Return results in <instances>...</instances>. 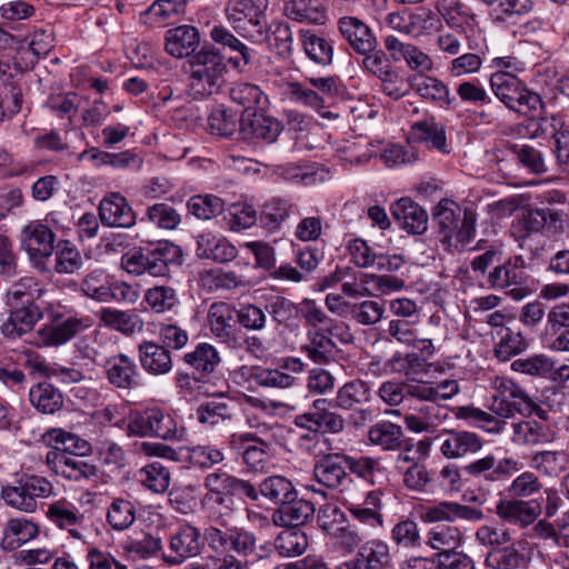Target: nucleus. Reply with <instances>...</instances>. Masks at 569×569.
<instances>
[{
	"label": "nucleus",
	"mask_w": 569,
	"mask_h": 569,
	"mask_svg": "<svg viewBox=\"0 0 569 569\" xmlns=\"http://www.w3.org/2000/svg\"><path fill=\"white\" fill-rule=\"evenodd\" d=\"M209 525L204 528L203 543L213 552L232 550L240 557H250L257 551V537L253 532L237 526H229L233 510L206 511Z\"/></svg>",
	"instance_id": "obj_1"
},
{
	"label": "nucleus",
	"mask_w": 569,
	"mask_h": 569,
	"mask_svg": "<svg viewBox=\"0 0 569 569\" xmlns=\"http://www.w3.org/2000/svg\"><path fill=\"white\" fill-rule=\"evenodd\" d=\"M187 64L189 90L194 99H204L221 91L228 67L218 50L203 47L188 59Z\"/></svg>",
	"instance_id": "obj_2"
},
{
	"label": "nucleus",
	"mask_w": 569,
	"mask_h": 569,
	"mask_svg": "<svg viewBox=\"0 0 569 569\" xmlns=\"http://www.w3.org/2000/svg\"><path fill=\"white\" fill-rule=\"evenodd\" d=\"M182 252L179 246L168 240L159 241L156 244L129 251L121 258L122 268L130 274L152 277L169 276V266L180 263Z\"/></svg>",
	"instance_id": "obj_3"
},
{
	"label": "nucleus",
	"mask_w": 569,
	"mask_h": 569,
	"mask_svg": "<svg viewBox=\"0 0 569 569\" xmlns=\"http://www.w3.org/2000/svg\"><path fill=\"white\" fill-rule=\"evenodd\" d=\"M48 321L36 331V346L39 348L61 347L82 332L91 325L88 317L79 316L72 310H61L53 306L46 308Z\"/></svg>",
	"instance_id": "obj_4"
},
{
	"label": "nucleus",
	"mask_w": 569,
	"mask_h": 569,
	"mask_svg": "<svg viewBox=\"0 0 569 569\" xmlns=\"http://www.w3.org/2000/svg\"><path fill=\"white\" fill-rule=\"evenodd\" d=\"M489 82L493 94L513 112L533 116L543 109L541 96L529 89L517 76L492 73Z\"/></svg>",
	"instance_id": "obj_5"
},
{
	"label": "nucleus",
	"mask_w": 569,
	"mask_h": 569,
	"mask_svg": "<svg viewBox=\"0 0 569 569\" xmlns=\"http://www.w3.org/2000/svg\"><path fill=\"white\" fill-rule=\"evenodd\" d=\"M52 493L53 486L48 479L29 473H22L1 489V498L7 506L27 513L37 510L38 499L48 498Z\"/></svg>",
	"instance_id": "obj_6"
},
{
	"label": "nucleus",
	"mask_w": 569,
	"mask_h": 569,
	"mask_svg": "<svg viewBox=\"0 0 569 569\" xmlns=\"http://www.w3.org/2000/svg\"><path fill=\"white\" fill-rule=\"evenodd\" d=\"M127 431L130 436L157 437L164 440H181L184 436V428L178 427L173 417L158 407L131 416Z\"/></svg>",
	"instance_id": "obj_7"
},
{
	"label": "nucleus",
	"mask_w": 569,
	"mask_h": 569,
	"mask_svg": "<svg viewBox=\"0 0 569 569\" xmlns=\"http://www.w3.org/2000/svg\"><path fill=\"white\" fill-rule=\"evenodd\" d=\"M526 268L522 256H512L489 270L485 286L491 290H506L512 299L521 300L528 295L525 288L529 280Z\"/></svg>",
	"instance_id": "obj_8"
},
{
	"label": "nucleus",
	"mask_w": 569,
	"mask_h": 569,
	"mask_svg": "<svg viewBox=\"0 0 569 569\" xmlns=\"http://www.w3.org/2000/svg\"><path fill=\"white\" fill-rule=\"evenodd\" d=\"M490 410L498 417L511 419L530 408V395L512 379L496 377L492 382Z\"/></svg>",
	"instance_id": "obj_9"
},
{
	"label": "nucleus",
	"mask_w": 569,
	"mask_h": 569,
	"mask_svg": "<svg viewBox=\"0 0 569 569\" xmlns=\"http://www.w3.org/2000/svg\"><path fill=\"white\" fill-rule=\"evenodd\" d=\"M370 400L371 389L369 383L361 379H353L345 382L337 390L333 407L343 411H353L350 415V423L360 428L372 419L371 410L362 408Z\"/></svg>",
	"instance_id": "obj_10"
},
{
	"label": "nucleus",
	"mask_w": 569,
	"mask_h": 569,
	"mask_svg": "<svg viewBox=\"0 0 569 569\" xmlns=\"http://www.w3.org/2000/svg\"><path fill=\"white\" fill-rule=\"evenodd\" d=\"M48 468L69 481L89 482L99 477V468L92 461L66 450H49L46 455Z\"/></svg>",
	"instance_id": "obj_11"
},
{
	"label": "nucleus",
	"mask_w": 569,
	"mask_h": 569,
	"mask_svg": "<svg viewBox=\"0 0 569 569\" xmlns=\"http://www.w3.org/2000/svg\"><path fill=\"white\" fill-rule=\"evenodd\" d=\"M237 309L227 302H213L207 313L211 335L231 349L242 346V331L238 327Z\"/></svg>",
	"instance_id": "obj_12"
},
{
	"label": "nucleus",
	"mask_w": 569,
	"mask_h": 569,
	"mask_svg": "<svg viewBox=\"0 0 569 569\" xmlns=\"http://www.w3.org/2000/svg\"><path fill=\"white\" fill-rule=\"evenodd\" d=\"M331 401L327 398H318L312 401L308 411L295 417L298 428L318 433H340L346 428L345 418L330 409Z\"/></svg>",
	"instance_id": "obj_13"
},
{
	"label": "nucleus",
	"mask_w": 569,
	"mask_h": 569,
	"mask_svg": "<svg viewBox=\"0 0 569 569\" xmlns=\"http://www.w3.org/2000/svg\"><path fill=\"white\" fill-rule=\"evenodd\" d=\"M269 0H228L226 17L241 37L252 33L266 21Z\"/></svg>",
	"instance_id": "obj_14"
},
{
	"label": "nucleus",
	"mask_w": 569,
	"mask_h": 569,
	"mask_svg": "<svg viewBox=\"0 0 569 569\" xmlns=\"http://www.w3.org/2000/svg\"><path fill=\"white\" fill-rule=\"evenodd\" d=\"M20 241L33 264L43 271L46 269L44 261L54 251L56 234L53 231L40 220L30 221L21 230Z\"/></svg>",
	"instance_id": "obj_15"
},
{
	"label": "nucleus",
	"mask_w": 569,
	"mask_h": 569,
	"mask_svg": "<svg viewBox=\"0 0 569 569\" xmlns=\"http://www.w3.org/2000/svg\"><path fill=\"white\" fill-rule=\"evenodd\" d=\"M229 448L240 455L242 463L253 472L267 471L270 463V445L254 432H234L228 438Z\"/></svg>",
	"instance_id": "obj_16"
},
{
	"label": "nucleus",
	"mask_w": 569,
	"mask_h": 569,
	"mask_svg": "<svg viewBox=\"0 0 569 569\" xmlns=\"http://www.w3.org/2000/svg\"><path fill=\"white\" fill-rule=\"evenodd\" d=\"M520 470V462L512 457L498 459L493 453H488L463 467V471L479 483H493L509 478Z\"/></svg>",
	"instance_id": "obj_17"
},
{
	"label": "nucleus",
	"mask_w": 569,
	"mask_h": 569,
	"mask_svg": "<svg viewBox=\"0 0 569 569\" xmlns=\"http://www.w3.org/2000/svg\"><path fill=\"white\" fill-rule=\"evenodd\" d=\"M234 480V476L222 470L208 473L203 479L206 489L201 500L203 510H233Z\"/></svg>",
	"instance_id": "obj_18"
},
{
	"label": "nucleus",
	"mask_w": 569,
	"mask_h": 569,
	"mask_svg": "<svg viewBox=\"0 0 569 569\" xmlns=\"http://www.w3.org/2000/svg\"><path fill=\"white\" fill-rule=\"evenodd\" d=\"M347 470L348 455L327 453L315 462L312 473L319 485L331 490H342L352 482Z\"/></svg>",
	"instance_id": "obj_19"
},
{
	"label": "nucleus",
	"mask_w": 569,
	"mask_h": 569,
	"mask_svg": "<svg viewBox=\"0 0 569 569\" xmlns=\"http://www.w3.org/2000/svg\"><path fill=\"white\" fill-rule=\"evenodd\" d=\"M203 547L201 530L189 523L181 525L170 537V553L164 556V561L169 565H180L200 555Z\"/></svg>",
	"instance_id": "obj_20"
},
{
	"label": "nucleus",
	"mask_w": 569,
	"mask_h": 569,
	"mask_svg": "<svg viewBox=\"0 0 569 569\" xmlns=\"http://www.w3.org/2000/svg\"><path fill=\"white\" fill-rule=\"evenodd\" d=\"M337 30L357 54L370 52L379 46L371 27L358 17H340L337 20Z\"/></svg>",
	"instance_id": "obj_21"
},
{
	"label": "nucleus",
	"mask_w": 569,
	"mask_h": 569,
	"mask_svg": "<svg viewBox=\"0 0 569 569\" xmlns=\"http://www.w3.org/2000/svg\"><path fill=\"white\" fill-rule=\"evenodd\" d=\"M390 563L389 545L375 538L362 542L355 557L340 563L337 569H387Z\"/></svg>",
	"instance_id": "obj_22"
},
{
	"label": "nucleus",
	"mask_w": 569,
	"mask_h": 569,
	"mask_svg": "<svg viewBox=\"0 0 569 569\" xmlns=\"http://www.w3.org/2000/svg\"><path fill=\"white\" fill-rule=\"evenodd\" d=\"M103 368L107 381L117 389L132 390L141 386L138 365L126 353L110 356Z\"/></svg>",
	"instance_id": "obj_23"
},
{
	"label": "nucleus",
	"mask_w": 569,
	"mask_h": 569,
	"mask_svg": "<svg viewBox=\"0 0 569 569\" xmlns=\"http://www.w3.org/2000/svg\"><path fill=\"white\" fill-rule=\"evenodd\" d=\"M247 39L252 43L267 42L269 48L281 58H288L292 53V31L283 21H273L269 26L264 21L261 27L247 34Z\"/></svg>",
	"instance_id": "obj_24"
},
{
	"label": "nucleus",
	"mask_w": 569,
	"mask_h": 569,
	"mask_svg": "<svg viewBox=\"0 0 569 569\" xmlns=\"http://www.w3.org/2000/svg\"><path fill=\"white\" fill-rule=\"evenodd\" d=\"M496 513L505 522L525 528L541 515V505L537 499L523 500L509 497L497 502Z\"/></svg>",
	"instance_id": "obj_25"
},
{
	"label": "nucleus",
	"mask_w": 569,
	"mask_h": 569,
	"mask_svg": "<svg viewBox=\"0 0 569 569\" xmlns=\"http://www.w3.org/2000/svg\"><path fill=\"white\" fill-rule=\"evenodd\" d=\"M510 440L519 447H538L551 443L557 436L550 422L525 419L511 423Z\"/></svg>",
	"instance_id": "obj_26"
},
{
	"label": "nucleus",
	"mask_w": 569,
	"mask_h": 569,
	"mask_svg": "<svg viewBox=\"0 0 569 569\" xmlns=\"http://www.w3.org/2000/svg\"><path fill=\"white\" fill-rule=\"evenodd\" d=\"M46 517L58 528L67 530L72 538L83 539L82 527L86 517L73 502L61 498L50 503Z\"/></svg>",
	"instance_id": "obj_27"
},
{
	"label": "nucleus",
	"mask_w": 569,
	"mask_h": 569,
	"mask_svg": "<svg viewBox=\"0 0 569 569\" xmlns=\"http://www.w3.org/2000/svg\"><path fill=\"white\" fill-rule=\"evenodd\" d=\"M101 222L111 228H131L136 224V213L128 200L120 193H110L100 201Z\"/></svg>",
	"instance_id": "obj_28"
},
{
	"label": "nucleus",
	"mask_w": 569,
	"mask_h": 569,
	"mask_svg": "<svg viewBox=\"0 0 569 569\" xmlns=\"http://www.w3.org/2000/svg\"><path fill=\"white\" fill-rule=\"evenodd\" d=\"M440 452L447 459H459L479 452L483 447V439L475 432L467 430L445 429Z\"/></svg>",
	"instance_id": "obj_29"
},
{
	"label": "nucleus",
	"mask_w": 569,
	"mask_h": 569,
	"mask_svg": "<svg viewBox=\"0 0 569 569\" xmlns=\"http://www.w3.org/2000/svg\"><path fill=\"white\" fill-rule=\"evenodd\" d=\"M368 440L385 451H411L413 448L412 440L406 437L402 427L388 420L372 425L368 430Z\"/></svg>",
	"instance_id": "obj_30"
},
{
	"label": "nucleus",
	"mask_w": 569,
	"mask_h": 569,
	"mask_svg": "<svg viewBox=\"0 0 569 569\" xmlns=\"http://www.w3.org/2000/svg\"><path fill=\"white\" fill-rule=\"evenodd\" d=\"M485 515L481 509L456 501H441L423 508L421 519L425 522L456 521L459 519L479 521Z\"/></svg>",
	"instance_id": "obj_31"
},
{
	"label": "nucleus",
	"mask_w": 569,
	"mask_h": 569,
	"mask_svg": "<svg viewBox=\"0 0 569 569\" xmlns=\"http://www.w3.org/2000/svg\"><path fill=\"white\" fill-rule=\"evenodd\" d=\"M385 48L395 62L405 60L407 66L417 72H429L433 68L431 58L412 43L402 42L395 36L385 38Z\"/></svg>",
	"instance_id": "obj_32"
},
{
	"label": "nucleus",
	"mask_w": 569,
	"mask_h": 569,
	"mask_svg": "<svg viewBox=\"0 0 569 569\" xmlns=\"http://www.w3.org/2000/svg\"><path fill=\"white\" fill-rule=\"evenodd\" d=\"M283 127L277 119L263 113H253L243 119L240 124V132L243 139L252 143H273Z\"/></svg>",
	"instance_id": "obj_33"
},
{
	"label": "nucleus",
	"mask_w": 569,
	"mask_h": 569,
	"mask_svg": "<svg viewBox=\"0 0 569 569\" xmlns=\"http://www.w3.org/2000/svg\"><path fill=\"white\" fill-rule=\"evenodd\" d=\"M200 43L199 30L189 24L178 26L167 30L164 36V49L174 58L191 57V53Z\"/></svg>",
	"instance_id": "obj_34"
},
{
	"label": "nucleus",
	"mask_w": 569,
	"mask_h": 569,
	"mask_svg": "<svg viewBox=\"0 0 569 569\" xmlns=\"http://www.w3.org/2000/svg\"><path fill=\"white\" fill-rule=\"evenodd\" d=\"M238 254L237 248L224 237L212 232H202L197 237V256L217 263L232 261Z\"/></svg>",
	"instance_id": "obj_35"
},
{
	"label": "nucleus",
	"mask_w": 569,
	"mask_h": 569,
	"mask_svg": "<svg viewBox=\"0 0 569 569\" xmlns=\"http://www.w3.org/2000/svg\"><path fill=\"white\" fill-rule=\"evenodd\" d=\"M391 212L401 228L412 234H422L427 230L426 210L409 198H401L391 207Z\"/></svg>",
	"instance_id": "obj_36"
},
{
	"label": "nucleus",
	"mask_w": 569,
	"mask_h": 569,
	"mask_svg": "<svg viewBox=\"0 0 569 569\" xmlns=\"http://www.w3.org/2000/svg\"><path fill=\"white\" fill-rule=\"evenodd\" d=\"M138 357L144 371L153 376L167 375L173 367L170 350L153 341H142L138 346Z\"/></svg>",
	"instance_id": "obj_37"
},
{
	"label": "nucleus",
	"mask_w": 569,
	"mask_h": 569,
	"mask_svg": "<svg viewBox=\"0 0 569 569\" xmlns=\"http://www.w3.org/2000/svg\"><path fill=\"white\" fill-rule=\"evenodd\" d=\"M299 39L307 58L320 67H328L333 61V41L313 30L302 29Z\"/></svg>",
	"instance_id": "obj_38"
},
{
	"label": "nucleus",
	"mask_w": 569,
	"mask_h": 569,
	"mask_svg": "<svg viewBox=\"0 0 569 569\" xmlns=\"http://www.w3.org/2000/svg\"><path fill=\"white\" fill-rule=\"evenodd\" d=\"M559 221V214L551 209L528 210L521 219L511 224V233L518 241L527 240L551 223Z\"/></svg>",
	"instance_id": "obj_39"
},
{
	"label": "nucleus",
	"mask_w": 569,
	"mask_h": 569,
	"mask_svg": "<svg viewBox=\"0 0 569 569\" xmlns=\"http://www.w3.org/2000/svg\"><path fill=\"white\" fill-rule=\"evenodd\" d=\"M39 535V527L26 518L9 519L2 530L0 546L6 551H13L33 540Z\"/></svg>",
	"instance_id": "obj_40"
},
{
	"label": "nucleus",
	"mask_w": 569,
	"mask_h": 569,
	"mask_svg": "<svg viewBox=\"0 0 569 569\" xmlns=\"http://www.w3.org/2000/svg\"><path fill=\"white\" fill-rule=\"evenodd\" d=\"M348 470L371 487L389 483L388 469L378 458L369 456L356 458L348 455Z\"/></svg>",
	"instance_id": "obj_41"
},
{
	"label": "nucleus",
	"mask_w": 569,
	"mask_h": 569,
	"mask_svg": "<svg viewBox=\"0 0 569 569\" xmlns=\"http://www.w3.org/2000/svg\"><path fill=\"white\" fill-rule=\"evenodd\" d=\"M210 38L216 44L221 46L223 49L239 53V57L229 59V62L234 69L243 70L251 63L254 51L238 39L228 28L214 26L210 30Z\"/></svg>",
	"instance_id": "obj_42"
},
{
	"label": "nucleus",
	"mask_w": 569,
	"mask_h": 569,
	"mask_svg": "<svg viewBox=\"0 0 569 569\" xmlns=\"http://www.w3.org/2000/svg\"><path fill=\"white\" fill-rule=\"evenodd\" d=\"M315 506L306 499H290L274 511L272 520L277 526L299 528L308 522L315 515Z\"/></svg>",
	"instance_id": "obj_43"
},
{
	"label": "nucleus",
	"mask_w": 569,
	"mask_h": 569,
	"mask_svg": "<svg viewBox=\"0 0 569 569\" xmlns=\"http://www.w3.org/2000/svg\"><path fill=\"white\" fill-rule=\"evenodd\" d=\"M298 213V206L288 198L272 197L268 199L260 212V223L267 230L278 231L282 223Z\"/></svg>",
	"instance_id": "obj_44"
},
{
	"label": "nucleus",
	"mask_w": 569,
	"mask_h": 569,
	"mask_svg": "<svg viewBox=\"0 0 569 569\" xmlns=\"http://www.w3.org/2000/svg\"><path fill=\"white\" fill-rule=\"evenodd\" d=\"M435 8L451 29L466 32L476 21L471 8L460 0H437Z\"/></svg>",
	"instance_id": "obj_45"
},
{
	"label": "nucleus",
	"mask_w": 569,
	"mask_h": 569,
	"mask_svg": "<svg viewBox=\"0 0 569 569\" xmlns=\"http://www.w3.org/2000/svg\"><path fill=\"white\" fill-rule=\"evenodd\" d=\"M413 88L421 98L440 108L455 109L457 107V100L451 96L449 87L436 77H420L415 80Z\"/></svg>",
	"instance_id": "obj_46"
},
{
	"label": "nucleus",
	"mask_w": 569,
	"mask_h": 569,
	"mask_svg": "<svg viewBox=\"0 0 569 569\" xmlns=\"http://www.w3.org/2000/svg\"><path fill=\"white\" fill-rule=\"evenodd\" d=\"M283 10L289 19L298 22L323 24L327 18L323 0H289Z\"/></svg>",
	"instance_id": "obj_47"
},
{
	"label": "nucleus",
	"mask_w": 569,
	"mask_h": 569,
	"mask_svg": "<svg viewBox=\"0 0 569 569\" xmlns=\"http://www.w3.org/2000/svg\"><path fill=\"white\" fill-rule=\"evenodd\" d=\"M29 400L31 405L43 415H53L63 407V396L61 391L46 381L39 382L30 388Z\"/></svg>",
	"instance_id": "obj_48"
},
{
	"label": "nucleus",
	"mask_w": 569,
	"mask_h": 569,
	"mask_svg": "<svg viewBox=\"0 0 569 569\" xmlns=\"http://www.w3.org/2000/svg\"><path fill=\"white\" fill-rule=\"evenodd\" d=\"M44 293L40 282L33 277H23L13 282L6 293V305L8 307H18L22 305H32Z\"/></svg>",
	"instance_id": "obj_49"
},
{
	"label": "nucleus",
	"mask_w": 569,
	"mask_h": 569,
	"mask_svg": "<svg viewBox=\"0 0 569 569\" xmlns=\"http://www.w3.org/2000/svg\"><path fill=\"white\" fill-rule=\"evenodd\" d=\"M183 361L204 377L216 371L221 363V357L214 346L201 342L192 351L184 353Z\"/></svg>",
	"instance_id": "obj_50"
},
{
	"label": "nucleus",
	"mask_w": 569,
	"mask_h": 569,
	"mask_svg": "<svg viewBox=\"0 0 569 569\" xmlns=\"http://www.w3.org/2000/svg\"><path fill=\"white\" fill-rule=\"evenodd\" d=\"M143 301L154 313L162 315L176 312L180 306V298L176 288L171 286H153L146 290Z\"/></svg>",
	"instance_id": "obj_51"
},
{
	"label": "nucleus",
	"mask_w": 569,
	"mask_h": 569,
	"mask_svg": "<svg viewBox=\"0 0 569 569\" xmlns=\"http://www.w3.org/2000/svg\"><path fill=\"white\" fill-rule=\"evenodd\" d=\"M462 533L458 527L437 525L427 533V545L438 553H448L461 546Z\"/></svg>",
	"instance_id": "obj_52"
},
{
	"label": "nucleus",
	"mask_w": 569,
	"mask_h": 569,
	"mask_svg": "<svg viewBox=\"0 0 569 569\" xmlns=\"http://www.w3.org/2000/svg\"><path fill=\"white\" fill-rule=\"evenodd\" d=\"M308 546V536L300 528L287 527L274 539V548L282 557L301 556Z\"/></svg>",
	"instance_id": "obj_53"
},
{
	"label": "nucleus",
	"mask_w": 569,
	"mask_h": 569,
	"mask_svg": "<svg viewBox=\"0 0 569 569\" xmlns=\"http://www.w3.org/2000/svg\"><path fill=\"white\" fill-rule=\"evenodd\" d=\"M336 343L320 330L308 332V343L302 347L306 356L316 363H328L333 357Z\"/></svg>",
	"instance_id": "obj_54"
},
{
	"label": "nucleus",
	"mask_w": 569,
	"mask_h": 569,
	"mask_svg": "<svg viewBox=\"0 0 569 569\" xmlns=\"http://www.w3.org/2000/svg\"><path fill=\"white\" fill-rule=\"evenodd\" d=\"M47 437L50 442L56 443L50 450H66L79 457H84L92 452L89 441L63 429L53 428L48 431Z\"/></svg>",
	"instance_id": "obj_55"
},
{
	"label": "nucleus",
	"mask_w": 569,
	"mask_h": 569,
	"mask_svg": "<svg viewBox=\"0 0 569 569\" xmlns=\"http://www.w3.org/2000/svg\"><path fill=\"white\" fill-rule=\"evenodd\" d=\"M260 493L276 505L283 506L297 496L292 482L282 476L266 478L259 486Z\"/></svg>",
	"instance_id": "obj_56"
},
{
	"label": "nucleus",
	"mask_w": 569,
	"mask_h": 569,
	"mask_svg": "<svg viewBox=\"0 0 569 569\" xmlns=\"http://www.w3.org/2000/svg\"><path fill=\"white\" fill-rule=\"evenodd\" d=\"M497 338L495 355L501 361H508L511 357L523 352L528 347L523 335L510 327L501 329Z\"/></svg>",
	"instance_id": "obj_57"
},
{
	"label": "nucleus",
	"mask_w": 569,
	"mask_h": 569,
	"mask_svg": "<svg viewBox=\"0 0 569 569\" xmlns=\"http://www.w3.org/2000/svg\"><path fill=\"white\" fill-rule=\"evenodd\" d=\"M101 320L110 328L124 335H132L141 331L143 322L132 311H121L111 308L101 310Z\"/></svg>",
	"instance_id": "obj_58"
},
{
	"label": "nucleus",
	"mask_w": 569,
	"mask_h": 569,
	"mask_svg": "<svg viewBox=\"0 0 569 569\" xmlns=\"http://www.w3.org/2000/svg\"><path fill=\"white\" fill-rule=\"evenodd\" d=\"M54 252L53 270L60 274L74 273L83 264L80 251L68 240L59 241Z\"/></svg>",
	"instance_id": "obj_59"
},
{
	"label": "nucleus",
	"mask_w": 569,
	"mask_h": 569,
	"mask_svg": "<svg viewBox=\"0 0 569 569\" xmlns=\"http://www.w3.org/2000/svg\"><path fill=\"white\" fill-rule=\"evenodd\" d=\"M385 312V302L380 300H363L349 306L350 319L361 326L377 325L383 318Z\"/></svg>",
	"instance_id": "obj_60"
},
{
	"label": "nucleus",
	"mask_w": 569,
	"mask_h": 569,
	"mask_svg": "<svg viewBox=\"0 0 569 569\" xmlns=\"http://www.w3.org/2000/svg\"><path fill=\"white\" fill-rule=\"evenodd\" d=\"M139 479L144 488L154 492L163 493L170 486V471L160 462H151L139 470Z\"/></svg>",
	"instance_id": "obj_61"
},
{
	"label": "nucleus",
	"mask_w": 569,
	"mask_h": 569,
	"mask_svg": "<svg viewBox=\"0 0 569 569\" xmlns=\"http://www.w3.org/2000/svg\"><path fill=\"white\" fill-rule=\"evenodd\" d=\"M161 547L162 540L160 536L146 531L134 532L127 539L124 545L126 551L141 559L154 556Z\"/></svg>",
	"instance_id": "obj_62"
},
{
	"label": "nucleus",
	"mask_w": 569,
	"mask_h": 569,
	"mask_svg": "<svg viewBox=\"0 0 569 569\" xmlns=\"http://www.w3.org/2000/svg\"><path fill=\"white\" fill-rule=\"evenodd\" d=\"M147 219L150 223L164 230H174L181 223V214L167 202H158L149 206L142 221Z\"/></svg>",
	"instance_id": "obj_63"
},
{
	"label": "nucleus",
	"mask_w": 569,
	"mask_h": 569,
	"mask_svg": "<svg viewBox=\"0 0 569 569\" xmlns=\"http://www.w3.org/2000/svg\"><path fill=\"white\" fill-rule=\"evenodd\" d=\"M525 560L523 553L512 543L490 552L486 558V566L490 569H518Z\"/></svg>",
	"instance_id": "obj_64"
}]
</instances>
